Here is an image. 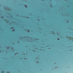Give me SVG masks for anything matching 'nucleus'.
<instances>
[{
	"label": "nucleus",
	"instance_id": "nucleus-3",
	"mask_svg": "<svg viewBox=\"0 0 73 73\" xmlns=\"http://www.w3.org/2000/svg\"><path fill=\"white\" fill-rule=\"evenodd\" d=\"M13 28H14V27H12L11 28V29H13Z\"/></svg>",
	"mask_w": 73,
	"mask_h": 73
},
{
	"label": "nucleus",
	"instance_id": "nucleus-4",
	"mask_svg": "<svg viewBox=\"0 0 73 73\" xmlns=\"http://www.w3.org/2000/svg\"><path fill=\"white\" fill-rule=\"evenodd\" d=\"M15 31V29H13V30H12V31H13V32H14V31Z\"/></svg>",
	"mask_w": 73,
	"mask_h": 73
},
{
	"label": "nucleus",
	"instance_id": "nucleus-2",
	"mask_svg": "<svg viewBox=\"0 0 73 73\" xmlns=\"http://www.w3.org/2000/svg\"><path fill=\"white\" fill-rule=\"evenodd\" d=\"M27 32H28V33H29V32H30V31H29V30H27Z\"/></svg>",
	"mask_w": 73,
	"mask_h": 73
},
{
	"label": "nucleus",
	"instance_id": "nucleus-1",
	"mask_svg": "<svg viewBox=\"0 0 73 73\" xmlns=\"http://www.w3.org/2000/svg\"><path fill=\"white\" fill-rule=\"evenodd\" d=\"M24 6L26 7V8H27V5H24Z\"/></svg>",
	"mask_w": 73,
	"mask_h": 73
},
{
	"label": "nucleus",
	"instance_id": "nucleus-5",
	"mask_svg": "<svg viewBox=\"0 0 73 73\" xmlns=\"http://www.w3.org/2000/svg\"><path fill=\"white\" fill-rule=\"evenodd\" d=\"M58 40H60V38H58Z\"/></svg>",
	"mask_w": 73,
	"mask_h": 73
}]
</instances>
